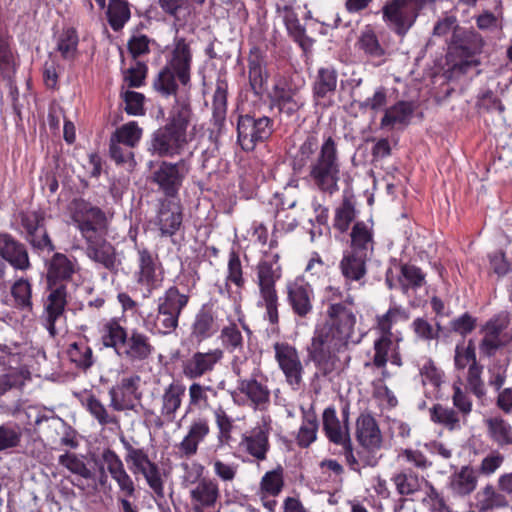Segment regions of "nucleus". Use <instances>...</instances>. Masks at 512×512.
I'll return each mask as SVG.
<instances>
[{
    "label": "nucleus",
    "instance_id": "obj_62",
    "mask_svg": "<svg viewBox=\"0 0 512 512\" xmlns=\"http://www.w3.org/2000/svg\"><path fill=\"white\" fill-rule=\"evenodd\" d=\"M398 282L402 291L407 293L409 289L421 287L425 282V277L419 268L412 265H404L401 267V275Z\"/></svg>",
    "mask_w": 512,
    "mask_h": 512
},
{
    "label": "nucleus",
    "instance_id": "obj_42",
    "mask_svg": "<svg viewBox=\"0 0 512 512\" xmlns=\"http://www.w3.org/2000/svg\"><path fill=\"white\" fill-rule=\"evenodd\" d=\"M343 449L346 462L354 471L359 472L362 468L374 467L378 463L377 452L380 449H369L361 446V449L354 451L351 441Z\"/></svg>",
    "mask_w": 512,
    "mask_h": 512
},
{
    "label": "nucleus",
    "instance_id": "obj_38",
    "mask_svg": "<svg viewBox=\"0 0 512 512\" xmlns=\"http://www.w3.org/2000/svg\"><path fill=\"white\" fill-rule=\"evenodd\" d=\"M98 333L102 345L106 348H113L117 354L128 335L127 329L117 317L104 319L99 324Z\"/></svg>",
    "mask_w": 512,
    "mask_h": 512
},
{
    "label": "nucleus",
    "instance_id": "obj_24",
    "mask_svg": "<svg viewBox=\"0 0 512 512\" xmlns=\"http://www.w3.org/2000/svg\"><path fill=\"white\" fill-rule=\"evenodd\" d=\"M238 391L239 392L235 391L232 393L233 401L236 404H245L241 399V394L246 396L249 405L254 409L263 410L269 404L270 391L268 387L254 378L240 380Z\"/></svg>",
    "mask_w": 512,
    "mask_h": 512
},
{
    "label": "nucleus",
    "instance_id": "obj_55",
    "mask_svg": "<svg viewBox=\"0 0 512 512\" xmlns=\"http://www.w3.org/2000/svg\"><path fill=\"white\" fill-rule=\"evenodd\" d=\"M409 319L408 311L397 305L391 306L388 311L377 318V332L396 334L392 332V327L400 322H406Z\"/></svg>",
    "mask_w": 512,
    "mask_h": 512
},
{
    "label": "nucleus",
    "instance_id": "obj_32",
    "mask_svg": "<svg viewBox=\"0 0 512 512\" xmlns=\"http://www.w3.org/2000/svg\"><path fill=\"white\" fill-rule=\"evenodd\" d=\"M270 98L273 106L288 116L294 115L305 105V99L298 90L281 84L274 86Z\"/></svg>",
    "mask_w": 512,
    "mask_h": 512
},
{
    "label": "nucleus",
    "instance_id": "obj_11",
    "mask_svg": "<svg viewBox=\"0 0 512 512\" xmlns=\"http://www.w3.org/2000/svg\"><path fill=\"white\" fill-rule=\"evenodd\" d=\"M191 169L187 159L177 162L162 161L152 173V182L155 183L167 197L174 199Z\"/></svg>",
    "mask_w": 512,
    "mask_h": 512
},
{
    "label": "nucleus",
    "instance_id": "obj_60",
    "mask_svg": "<svg viewBox=\"0 0 512 512\" xmlns=\"http://www.w3.org/2000/svg\"><path fill=\"white\" fill-rule=\"evenodd\" d=\"M227 112V90L222 82L217 84L212 101V119L220 129L225 122Z\"/></svg>",
    "mask_w": 512,
    "mask_h": 512
},
{
    "label": "nucleus",
    "instance_id": "obj_61",
    "mask_svg": "<svg viewBox=\"0 0 512 512\" xmlns=\"http://www.w3.org/2000/svg\"><path fill=\"white\" fill-rule=\"evenodd\" d=\"M216 329L213 315L209 311H201L196 315L192 326V334L197 339L203 340L212 336Z\"/></svg>",
    "mask_w": 512,
    "mask_h": 512
},
{
    "label": "nucleus",
    "instance_id": "obj_31",
    "mask_svg": "<svg viewBox=\"0 0 512 512\" xmlns=\"http://www.w3.org/2000/svg\"><path fill=\"white\" fill-rule=\"evenodd\" d=\"M370 257L347 251L343 254L339 263V269L345 279L347 289H350L352 282L364 285L362 281L367 273L366 263Z\"/></svg>",
    "mask_w": 512,
    "mask_h": 512
},
{
    "label": "nucleus",
    "instance_id": "obj_5",
    "mask_svg": "<svg viewBox=\"0 0 512 512\" xmlns=\"http://www.w3.org/2000/svg\"><path fill=\"white\" fill-rule=\"evenodd\" d=\"M281 278V266L277 253H266L257 265V285L259 288L258 307L265 308V318L277 324L278 296L275 283Z\"/></svg>",
    "mask_w": 512,
    "mask_h": 512
},
{
    "label": "nucleus",
    "instance_id": "obj_64",
    "mask_svg": "<svg viewBox=\"0 0 512 512\" xmlns=\"http://www.w3.org/2000/svg\"><path fill=\"white\" fill-rule=\"evenodd\" d=\"M59 463L71 473L90 479L93 476L92 470L86 465L84 459L73 453H65L59 456Z\"/></svg>",
    "mask_w": 512,
    "mask_h": 512
},
{
    "label": "nucleus",
    "instance_id": "obj_48",
    "mask_svg": "<svg viewBox=\"0 0 512 512\" xmlns=\"http://www.w3.org/2000/svg\"><path fill=\"white\" fill-rule=\"evenodd\" d=\"M413 113V107L408 102H398L394 106L388 108L381 120L382 127H404L406 126Z\"/></svg>",
    "mask_w": 512,
    "mask_h": 512
},
{
    "label": "nucleus",
    "instance_id": "obj_57",
    "mask_svg": "<svg viewBox=\"0 0 512 512\" xmlns=\"http://www.w3.org/2000/svg\"><path fill=\"white\" fill-rule=\"evenodd\" d=\"M141 137L142 129L135 121H131L117 128L110 139L132 149L139 143Z\"/></svg>",
    "mask_w": 512,
    "mask_h": 512
},
{
    "label": "nucleus",
    "instance_id": "obj_44",
    "mask_svg": "<svg viewBox=\"0 0 512 512\" xmlns=\"http://www.w3.org/2000/svg\"><path fill=\"white\" fill-rule=\"evenodd\" d=\"M487 436L498 446L504 447L512 444V426L500 416L489 417L484 420Z\"/></svg>",
    "mask_w": 512,
    "mask_h": 512
},
{
    "label": "nucleus",
    "instance_id": "obj_34",
    "mask_svg": "<svg viewBox=\"0 0 512 512\" xmlns=\"http://www.w3.org/2000/svg\"><path fill=\"white\" fill-rule=\"evenodd\" d=\"M0 256L15 269L24 271L30 267L25 246L8 234L0 235Z\"/></svg>",
    "mask_w": 512,
    "mask_h": 512
},
{
    "label": "nucleus",
    "instance_id": "obj_10",
    "mask_svg": "<svg viewBox=\"0 0 512 512\" xmlns=\"http://www.w3.org/2000/svg\"><path fill=\"white\" fill-rule=\"evenodd\" d=\"M162 266L158 256L147 248L137 247V270L135 280L144 298H149L153 292L162 286Z\"/></svg>",
    "mask_w": 512,
    "mask_h": 512
},
{
    "label": "nucleus",
    "instance_id": "obj_37",
    "mask_svg": "<svg viewBox=\"0 0 512 512\" xmlns=\"http://www.w3.org/2000/svg\"><path fill=\"white\" fill-rule=\"evenodd\" d=\"M242 330L247 334L251 333L241 316L237 318V321L228 319L227 324L223 325L218 336L222 347L230 353L241 351L244 345Z\"/></svg>",
    "mask_w": 512,
    "mask_h": 512
},
{
    "label": "nucleus",
    "instance_id": "obj_12",
    "mask_svg": "<svg viewBox=\"0 0 512 512\" xmlns=\"http://www.w3.org/2000/svg\"><path fill=\"white\" fill-rule=\"evenodd\" d=\"M191 139L188 131L166 125L153 133L148 150L159 157H173L181 154Z\"/></svg>",
    "mask_w": 512,
    "mask_h": 512
},
{
    "label": "nucleus",
    "instance_id": "obj_4",
    "mask_svg": "<svg viewBox=\"0 0 512 512\" xmlns=\"http://www.w3.org/2000/svg\"><path fill=\"white\" fill-rule=\"evenodd\" d=\"M189 302V295L171 286L157 299V313L147 315L143 322L153 334L168 335L176 330L179 317Z\"/></svg>",
    "mask_w": 512,
    "mask_h": 512
},
{
    "label": "nucleus",
    "instance_id": "obj_14",
    "mask_svg": "<svg viewBox=\"0 0 512 512\" xmlns=\"http://www.w3.org/2000/svg\"><path fill=\"white\" fill-rule=\"evenodd\" d=\"M378 336L373 343V355L371 360L365 363V367L384 368L387 363L400 367L402 358L399 352V343L402 341L401 333L387 334L377 332Z\"/></svg>",
    "mask_w": 512,
    "mask_h": 512
},
{
    "label": "nucleus",
    "instance_id": "obj_9",
    "mask_svg": "<svg viewBox=\"0 0 512 512\" xmlns=\"http://www.w3.org/2000/svg\"><path fill=\"white\" fill-rule=\"evenodd\" d=\"M271 424V417L263 415L254 427L241 434L238 451L257 462L265 461L270 451Z\"/></svg>",
    "mask_w": 512,
    "mask_h": 512
},
{
    "label": "nucleus",
    "instance_id": "obj_59",
    "mask_svg": "<svg viewBox=\"0 0 512 512\" xmlns=\"http://www.w3.org/2000/svg\"><path fill=\"white\" fill-rule=\"evenodd\" d=\"M475 346L472 340L467 344L463 341L458 343L455 347L454 365L458 371H464L466 368L470 369L477 365Z\"/></svg>",
    "mask_w": 512,
    "mask_h": 512
},
{
    "label": "nucleus",
    "instance_id": "obj_43",
    "mask_svg": "<svg viewBox=\"0 0 512 512\" xmlns=\"http://www.w3.org/2000/svg\"><path fill=\"white\" fill-rule=\"evenodd\" d=\"M77 270V262L64 254L56 253L53 255L48 267V281L50 285L58 280H67Z\"/></svg>",
    "mask_w": 512,
    "mask_h": 512
},
{
    "label": "nucleus",
    "instance_id": "obj_63",
    "mask_svg": "<svg viewBox=\"0 0 512 512\" xmlns=\"http://www.w3.org/2000/svg\"><path fill=\"white\" fill-rule=\"evenodd\" d=\"M78 35L75 29L63 30L57 41V49L65 59H74L77 54Z\"/></svg>",
    "mask_w": 512,
    "mask_h": 512
},
{
    "label": "nucleus",
    "instance_id": "obj_28",
    "mask_svg": "<svg viewBox=\"0 0 512 512\" xmlns=\"http://www.w3.org/2000/svg\"><path fill=\"white\" fill-rule=\"evenodd\" d=\"M86 254L89 259L102 265L104 268L111 272H116L120 260L117 257L114 246L103 239V237H97L91 241H86Z\"/></svg>",
    "mask_w": 512,
    "mask_h": 512
},
{
    "label": "nucleus",
    "instance_id": "obj_2",
    "mask_svg": "<svg viewBox=\"0 0 512 512\" xmlns=\"http://www.w3.org/2000/svg\"><path fill=\"white\" fill-rule=\"evenodd\" d=\"M309 166V176L317 189L333 195L339 190L340 161L336 141L327 136L320 144L315 135H309L300 145L294 158V170Z\"/></svg>",
    "mask_w": 512,
    "mask_h": 512
},
{
    "label": "nucleus",
    "instance_id": "obj_47",
    "mask_svg": "<svg viewBox=\"0 0 512 512\" xmlns=\"http://www.w3.org/2000/svg\"><path fill=\"white\" fill-rule=\"evenodd\" d=\"M356 45L370 58H381L385 55V49L380 44L375 29L371 25H366L361 29Z\"/></svg>",
    "mask_w": 512,
    "mask_h": 512
},
{
    "label": "nucleus",
    "instance_id": "obj_15",
    "mask_svg": "<svg viewBox=\"0 0 512 512\" xmlns=\"http://www.w3.org/2000/svg\"><path fill=\"white\" fill-rule=\"evenodd\" d=\"M67 304V291L65 285L52 287L44 302V309L40 316L42 325L46 328L49 335H57V324L64 319L65 307Z\"/></svg>",
    "mask_w": 512,
    "mask_h": 512
},
{
    "label": "nucleus",
    "instance_id": "obj_45",
    "mask_svg": "<svg viewBox=\"0 0 512 512\" xmlns=\"http://www.w3.org/2000/svg\"><path fill=\"white\" fill-rule=\"evenodd\" d=\"M477 482L475 470L471 466H463L451 476L450 488L454 494L466 496L475 490Z\"/></svg>",
    "mask_w": 512,
    "mask_h": 512
},
{
    "label": "nucleus",
    "instance_id": "obj_52",
    "mask_svg": "<svg viewBox=\"0 0 512 512\" xmlns=\"http://www.w3.org/2000/svg\"><path fill=\"white\" fill-rule=\"evenodd\" d=\"M212 414L217 427L218 443L220 445H229L233 439L234 419L228 415L222 406L214 408Z\"/></svg>",
    "mask_w": 512,
    "mask_h": 512
},
{
    "label": "nucleus",
    "instance_id": "obj_53",
    "mask_svg": "<svg viewBox=\"0 0 512 512\" xmlns=\"http://www.w3.org/2000/svg\"><path fill=\"white\" fill-rule=\"evenodd\" d=\"M268 75L264 67L263 59L258 54L249 57V80L256 94H261L266 89Z\"/></svg>",
    "mask_w": 512,
    "mask_h": 512
},
{
    "label": "nucleus",
    "instance_id": "obj_8",
    "mask_svg": "<svg viewBox=\"0 0 512 512\" xmlns=\"http://www.w3.org/2000/svg\"><path fill=\"white\" fill-rule=\"evenodd\" d=\"M120 442L126 451L125 461L129 464L134 474H141L150 489L158 498L164 497V482L158 465L148 455V451L141 447L133 446L126 438L121 437Z\"/></svg>",
    "mask_w": 512,
    "mask_h": 512
},
{
    "label": "nucleus",
    "instance_id": "obj_16",
    "mask_svg": "<svg viewBox=\"0 0 512 512\" xmlns=\"http://www.w3.org/2000/svg\"><path fill=\"white\" fill-rule=\"evenodd\" d=\"M211 426L207 416L197 415L193 417L186 427V433L182 440L176 444L177 453L181 458H191L198 452L199 445L210 435Z\"/></svg>",
    "mask_w": 512,
    "mask_h": 512
},
{
    "label": "nucleus",
    "instance_id": "obj_19",
    "mask_svg": "<svg viewBox=\"0 0 512 512\" xmlns=\"http://www.w3.org/2000/svg\"><path fill=\"white\" fill-rule=\"evenodd\" d=\"M223 350L216 348L207 352H194L184 359L181 364V371L189 380L199 379L212 372L216 365L223 359Z\"/></svg>",
    "mask_w": 512,
    "mask_h": 512
},
{
    "label": "nucleus",
    "instance_id": "obj_41",
    "mask_svg": "<svg viewBox=\"0 0 512 512\" xmlns=\"http://www.w3.org/2000/svg\"><path fill=\"white\" fill-rule=\"evenodd\" d=\"M479 512H488L509 506L507 496L493 485L487 484L475 496Z\"/></svg>",
    "mask_w": 512,
    "mask_h": 512
},
{
    "label": "nucleus",
    "instance_id": "obj_18",
    "mask_svg": "<svg viewBox=\"0 0 512 512\" xmlns=\"http://www.w3.org/2000/svg\"><path fill=\"white\" fill-rule=\"evenodd\" d=\"M275 359L287 383L297 389L302 381L303 366L295 347L285 342L274 344Z\"/></svg>",
    "mask_w": 512,
    "mask_h": 512
},
{
    "label": "nucleus",
    "instance_id": "obj_58",
    "mask_svg": "<svg viewBox=\"0 0 512 512\" xmlns=\"http://www.w3.org/2000/svg\"><path fill=\"white\" fill-rule=\"evenodd\" d=\"M430 416L433 422L441 424L451 431L461 428V418L452 408L435 405L430 410Z\"/></svg>",
    "mask_w": 512,
    "mask_h": 512
},
{
    "label": "nucleus",
    "instance_id": "obj_46",
    "mask_svg": "<svg viewBox=\"0 0 512 512\" xmlns=\"http://www.w3.org/2000/svg\"><path fill=\"white\" fill-rule=\"evenodd\" d=\"M12 306L18 310L31 312L33 309L32 285L28 279L20 278L10 287Z\"/></svg>",
    "mask_w": 512,
    "mask_h": 512
},
{
    "label": "nucleus",
    "instance_id": "obj_39",
    "mask_svg": "<svg viewBox=\"0 0 512 512\" xmlns=\"http://www.w3.org/2000/svg\"><path fill=\"white\" fill-rule=\"evenodd\" d=\"M337 79V71L333 67H322L318 70L313 83V97L316 105H321L322 100L331 98L337 87ZM323 105H325L324 102Z\"/></svg>",
    "mask_w": 512,
    "mask_h": 512
},
{
    "label": "nucleus",
    "instance_id": "obj_13",
    "mask_svg": "<svg viewBox=\"0 0 512 512\" xmlns=\"http://www.w3.org/2000/svg\"><path fill=\"white\" fill-rule=\"evenodd\" d=\"M271 134L272 122L266 116L255 118L250 115H243L238 119V143L245 151L253 150L257 143L264 142Z\"/></svg>",
    "mask_w": 512,
    "mask_h": 512
},
{
    "label": "nucleus",
    "instance_id": "obj_50",
    "mask_svg": "<svg viewBox=\"0 0 512 512\" xmlns=\"http://www.w3.org/2000/svg\"><path fill=\"white\" fill-rule=\"evenodd\" d=\"M302 414V423L297 434V443L301 447H308L317 438L319 424L313 409H302Z\"/></svg>",
    "mask_w": 512,
    "mask_h": 512
},
{
    "label": "nucleus",
    "instance_id": "obj_51",
    "mask_svg": "<svg viewBox=\"0 0 512 512\" xmlns=\"http://www.w3.org/2000/svg\"><path fill=\"white\" fill-rule=\"evenodd\" d=\"M245 279L243 277L242 265L239 256L232 252L229 256L227 275L224 287L219 288V292L223 296L230 297L231 290L230 285L234 284L238 290H241L244 286Z\"/></svg>",
    "mask_w": 512,
    "mask_h": 512
},
{
    "label": "nucleus",
    "instance_id": "obj_35",
    "mask_svg": "<svg viewBox=\"0 0 512 512\" xmlns=\"http://www.w3.org/2000/svg\"><path fill=\"white\" fill-rule=\"evenodd\" d=\"M356 438L360 446L380 449L383 438L377 421L370 414H361L356 422Z\"/></svg>",
    "mask_w": 512,
    "mask_h": 512
},
{
    "label": "nucleus",
    "instance_id": "obj_36",
    "mask_svg": "<svg viewBox=\"0 0 512 512\" xmlns=\"http://www.w3.org/2000/svg\"><path fill=\"white\" fill-rule=\"evenodd\" d=\"M350 252L371 257L374 251V233L371 221L356 222L350 233Z\"/></svg>",
    "mask_w": 512,
    "mask_h": 512
},
{
    "label": "nucleus",
    "instance_id": "obj_6",
    "mask_svg": "<svg viewBox=\"0 0 512 512\" xmlns=\"http://www.w3.org/2000/svg\"><path fill=\"white\" fill-rule=\"evenodd\" d=\"M69 214L72 223L85 241L104 237L106 234L107 216L100 208L91 203L83 199H75L69 205Z\"/></svg>",
    "mask_w": 512,
    "mask_h": 512
},
{
    "label": "nucleus",
    "instance_id": "obj_49",
    "mask_svg": "<svg viewBox=\"0 0 512 512\" xmlns=\"http://www.w3.org/2000/svg\"><path fill=\"white\" fill-rule=\"evenodd\" d=\"M83 406L100 426L118 425V417L94 395H89L83 401Z\"/></svg>",
    "mask_w": 512,
    "mask_h": 512
},
{
    "label": "nucleus",
    "instance_id": "obj_1",
    "mask_svg": "<svg viewBox=\"0 0 512 512\" xmlns=\"http://www.w3.org/2000/svg\"><path fill=\"white\" fill-rule=\"evenodd\" d=\"M339 287L328 285L322 292L321 301L327 305V322L315 331L310 356L324 375L345 370L351 360L347 351L352 341L356 316L352 310L354 299L347 295L344 300Z\"/></svg>",
    "mask_w": 512,
    "mask_h": 512
},
{
    "label": "nucleus",
    "instance_id": "obj_21",
    "mask_svg": "<svg viewBox=\"0 0 512 512\" xmlns=\"http://www.w3.org/2000/svg\"><path fill=\"white\" fill-rule=\"evenodd\" d=\"M298 187V180H291L285 187L282 195L276 194L273 204L281 206V210H277L275 214V223L273 235L276 237L278 234L288 233L295 229L297 222L295 218H290L285 214L286 209H291L296 206L297 200L294 196V191Z\"/></svg>",
    "mask_w": 512,
    "mask_h": 512
},
{
    "label": "nucleus",
    "instance_id": "obj_29",
    "mask_svg": "<svg viewBox=\"0 0 512 512\" xmlns=\"http://www.w3.org/2000/svg\"><path fill=\"white\" fill-rule=\"evenodd\" d=\"M507 326V317L500 315L486 322L482 328L484 336L479 345L481 353L491 356L499 347L504 345L505 340L503 332Z\"/></svg>",
    "mask_w": 512,
    "mask_h": 512
},
{
    "label": "nucleus",
    "instance_id": "obj_27",
    "mask_svg": "<svg viewBox=\"0 0 512 512\" xmlns=\"http://www.w3.org/2000/svg\"><path fill=\"white\" fill-rule=\"evenodd\" d=\"M288 301L298 316H306L312 310L313 290L309 283L298 277L287 284Z\"/></svg>",
    "mask_w": 512,
    "mask_h": 512
},
{
    "label": "nucleus",
    "instance_id": "obj_56",
    "mask_svg": "<svg viewBox=\"0 0 512 512\" xmlns=\"http://www.w3.org/2000/svg\"><path fill=\"white\" fill-rule=\"evenodd\" d=\"M67 355L69 360L81 369H87L94 363L92 349L83 340L71 343Z\"/></svg>",
    "mask_w": 512,
    "mask_h": 512
},
{
    "label": "nucleus",
    "instance_id": "obj_23",
    "mask_svg": "<svg viewBox=\"0 0 512 512\" xmlns=\"http://www.w3.org/2000/svg\"><path fill=\"white\" fill-rule=\"evenodd\" d=\"M20 219L26 232V239L33 247L52 250V243L43 224L44 213L42 211L23 212Z\"/></svg>",
    "mask_w": 512,
    "mask_h": 512
},
{
    "label": "nucleus",
    "instance_id": "obj_7",
    "mask_svg": "<svg viewBox=\"0 0 512 512\" xmlns=\"http://www.w3.org/2000/svg\"><path fill=\"white\" fill-rule=\"evenodd\" d=\"M435 0H387L382 8L383 20L397 35L403 37L414 25L419 11Z\"/></svg>",
    "mask_w": 512,
    "mask_h": 512
},
{
    "label": "nucleus",
    "instance_id": "obj_33",
    "mask_svg": "<svg viewBox=\"0 0 512 512\" xmlns=\"http://www.w3.org/2000/svg\"><path fill=\"white\" fill-rule=\"evenodd\" d=\"M153 351L154 347L149 337L138 330H132L130 335H127L118 355L131 361H142L147 359Z\"/></svg>",
    "mask_w": 512,
    "mask_h": 512
},
{
    "label": "nucleus",
    "instance_id": "obj_22",
    "mask_svg": "<svg viewBox=\"0 0 512 512\" xmlns=\"http://www.w3.org/2000/svg\"><path fill=\"white\" fill-rule=\"evenodd\" d=\"M183 220L182 207L175 199L160 202L155 218L152 220L161 237H171L179 230Z\"/></svg>",
    "mask_w": 512,
    "mask_h": 512
},
{
    "label": "nucleus",
    "instance_id": "obj_54",
    "mask_svg": "<svg viewBox=\"0 0 512 512\" xmlns=\"http://www.w3.org/2000/svg\"><path fill=\"white\" fill-rule=\"evenodd\" d=\"M284 488V471L281 466L267 471L259 483V491L263 495L278 496Z\"/></svg>",
    "mask_w": 512,
    "mask_h": 512
},
{
    "label": "nucleus",
    "instance_id": "obj_3",
    "mask_svg": "<svg viewBox=\"0 0 512 512\" xmlns=\"http://www.w3.org/2000/svg\"><path fill=\"white\" fill-rule=\"evenodd\" d=\"M192 64L191 43L176 36L169 47V56L165 67L154 81L156 91L164 96L176 93L178 83L186 87L190 83Z\"/></svg>",
    "mask_w": 512,
    "mask_h": 512
},
{
    "label": "nucleus",
    "instance_id": "obj_40",
    "mask_svg": "<svg viewBox=\"0 0 512 512\" xmlns=\"http://www.w3.org/2000/svg\"><path fill=\"white\" fill-rule=\"evenodd\" d=\"M101 9L106 8V16L114 31L121 30L130 20L131 11L127 0H95Z\"/></svg>",
    "mask_w": 512,
    "mask_h": 512
},
{
    "label": "nucleus",
    "instance_id": "obj_17",
    "mask_svg": "<svg viewBox=\"0 0 512 512\" xmlns=\"http://www.w3.org/2000/svg\"><path fill=\"white\" fill-rule=\"evenodd\" d=\"M0 363L6 367V372L0 375V396L12 387L22 385L28 378L29 372L21 366V356L0 344Z\"/></svg>",
    "mask_w": 512,
    "mask_h": 512
},
{
    "label": "nucleus",
    "instance_id": "obj_25",
    "mask_svg": "<svg viewBox=\"0 0 512 512\" xmlns=\"http://www.w3.org/2000/svg\"><path fill=\"white\" fill-rule=\"evenodd\" d=\"M101 459L111 478L117 483L119 491L125 497L134 496V481L127 473L123 461L116 452L111 449H105L101 454Z\"/></svg>",
    "mask_w": 512,
    "mask_h": 512
},
{
    "label": "nucleus",
    "instance_id": "obj_30",
    "mask_svg": "<svg viewBox=\"0 0 512 512\" xmlns=\"http://www.w3.org/2000/svg\"><path fill=\"white\" fill-rule=\"evenodd\" d=\"M323 429L327 438L334 444L344 447L351 441L348 414L343 412V421H340L332 406L327 407L323 412Z\"/></svg>",
    "mask_w": 512,
    "mask_h": 512
},
{
    "label": "nucleus",
    "instance_id": "obj_20",
    "mask_svg": "<svg viewBox=\"0 0 512 512\" xmlns=\"http://www.w3.org/2000/svg\"><path fill=\"white\" fill-rule=\"evenodd\" d=\"M186 386L179 380H173L162 391L157 425L162 427L175 421L182 406Z\"/></svg>",
    "mask_w": 512,
    "mask_h": 512
},
{
    "label": "nucleus",
    "instance_id": "obj_26",
    "mask_svg": "<svg viewBox=\"0 0 512 512\" xmlns=\"http://www.w3.org/2000/svg\"><path fill=\"white\" fill-rule=\"evenodd\" d=\"M189 496L195 512H204V508H212L220 497L217 481L212 478H203L189 490Z\"/></svg>",
    "mask_w": 512,
    "mask_h": 512
}]
</instances>
